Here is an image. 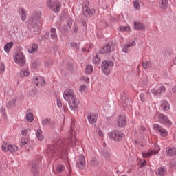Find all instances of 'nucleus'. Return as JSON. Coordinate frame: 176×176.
<instances>
[{
  "label": "nucleus",
  "instance_id": "nucleus-5",
  "mask_svg": "<svg viewBox=\"0 0 176 176\" xmlns=\"http://www.w3.org/2000/svg\"><path fill=\"white\" fill-rule=\"evenodd\" d=\"M108 136L109 137L110 140L113 141H122L123 138H124V133L119 130H115L112 132L108 133Z\"/></svg>",
  "mask_w": 176,
  "mask_h": 176
},
{
  "label": "nucleus",
  "instance_id": "nucleus-13",
  "mask_svg": "<svg viewBox=\"0 0 176 176\" xmlns=\"http://www.w3.org/2000/svg\"><path fill=\"white\" fill-rule=\"evenodd\" d=\"M118 127L123 128L127 126V120H126V116L120 115L118 116Z\"/></svg>",
  "mask_w": 176,
  "mask_h": 176
},
{
  "label": "nucleus",
  "instance_id": "nucleus-3",
  "mask_svg": "<svg viewBox=\"0 0 176 176\" xmlns=\"http://www.w3.org/2000/svg\"><path fill=\"white\" fill-rule=\"evenodd\" d=\"M115 63L111 60H103L102 63V72L105 75H109L112 72V68Z\"/></svg>",
  "mask_w": 176,
  "mask_h": 176
},
{
  "label": "nucleus",
  "instance_id": "nucleus-19",
  "mask_svg": "<svg viewBox=\"0 0 176 176\" xmlns=\"http://www.w3.org/2000/svg\"><path fill=\"white\" fill-rule=\"evenodd\" d=\"M111 50H112V47L109 43H107L102 49L101 52L102 54H107V53H111Z\"/></svg>",
  "mask_w": 176,
  "mask_h": 176
},
{
  "label": "nucleus",
  "instance_id": "nucleus-37",
  "mask_svg": "<svg viewBox=\"0 0 176 176\" xmlns=\"http://www.w3.org/2000/svg\"><path fill=\"white\" fill-rule=\"evenodd\" d=\"M32 171L33 172L34 175L38 173V164H32Z\"/></svg>",
  "mask_w": 176,
  "mask_h": 176
},
{
  "label": "nucleus",
  "instance_id": "nucleus-20",
  "mask_svg": "<svg viewBox=\"0 0 176 176\" xmlns=\"http://www.w3.org/2000/svg\"><path fill=\"white\" fill-rule=\"evenodd\" d=\"M134 29L137 31H142V30H145V25L140 22L134 23Z\"/></svg>",
  "mask_w": 176,
  "mask_h": 176
},
{
  "label": "nucleus",
  "instance_id": "nucleus-27",
  "mask_svg": "<svg viewBox=\"0 0 176 176\" xmlns=\"http://www.w3.org/2000/svg\"><path fill=\"white\" fill-rule=\"evenodd\" d=\"M7 108L10 109V108H14V107H16V99L12 98L11 99L7 104H6Z\"/></svg>",
  "mask_w": 176,
  "mask_h": 176
},
{
  "label": "nucleus",
  "instance_id": "nucleus-7",
  "mask_svg": "<svg viewBox=\"0 0 176 176\" xmlns=\"http://www.w3.org/2000/svg\"><path fill=\"white\" fill-rule=\"evenodd\" d=\"M13 60L16 64L20 65V67H24L25 65V57L23 52H18L14 54Z\"/></svg>",
  "mask_w": 176,
  "mask_h": 176
},
{
  "label": "nucleus",
  "instance_id": "nucleus-29",
  "mask_svg": "<svg viewBox=\"0 0 176 176\" xmlns=\"http://www.w3.org/2000/svg\"><path fill=\"white\" fill-rule=\"evenodd\" d=\"M8 152H11V153H13V152H16V151L19 150V147H17V146L16 145H12V144H9L8 146Z\"/></svg>",
  "mask_w": 176,
  "mask_h": 176
},
{
  "label": "nucleus",
  "instance_id": "nucleus-44",
  "mask_svg": "<svg viewBox=\"0 0 176 176\" xmlns=\"http://www.w3.org/2000/svg\"><path fill=\"white\" fill-rule=\"evenodd\" d=\"M70 46H71V47H73V49H76V50H79V45H78V43H76L75 42H71L70 43Z\"/></svg>",
  "mask_w": 176,
  "mask_h": 176
},
{
  "label": "nucleus",
  "instance_id": "nucleus-22",
  "mask_svg": "<svg viewBox=\"0 0 176 176\" xmlns=\"http://www.w3.org/2000/svg\"><path fill=\"white\" fill-rule=\"evenodd\" d=\"M159 6L160 9H167L168 8V0H160Z\"/></svg>",
  "mask_w": 176,
  "mask_h": 176
},
{
  "label": "nucleus",
  "instance_id": "nucleus-9",
  "mask_svg": "<svg viewBox=\"0 0 176 176\" xmlns=\"http://www.w3.org/2000/svg\"><path fill=\"white\" fill-rule=\"evenodd\" d=\"M153 129L155 131L160 133L161 137H167L168 132L164 128L162 127L159 124H155L153 125Z\"/></svg>",
  "mask_w": 176,
  "mask_h": 176
},
{
  "label": "nucleus",
  "instance_id": "nucleus-43",
  "mask_svg": "<svg viewBox=\"0 0 176 176\" xmlns=\"http://www.w3.org/2000/svg\"><path fill=\"white\" fill-rule=\"evenodd\" d=\"M87 86L86 85V84H82L79 87V91L80 93H83L84 91H85L86 89H87Z\"/></svg>",
  "mask_w": 176,
  "mask_h": 176
},
{
  "label": "nucleus",
  "instance_id": "nucleus-45",
  "mask_svg": "<svg viewBox=\"0 0 176 176\" xmlns=\"http://www.w3.org/2000/svg\"><path fill=\"white\" fill-rule=\"evenodd\" d=\"M171 168H174L176 170V158H174L173 160L170 161V164Z\"/></svg>",
  "mask_w": 176,
  "mask_h": 176
},
{
  "label": "nucleus",
  "instance_id": "nucleus-40",
  "mask_svg": "<svg viewBox=\"0 0 176 176\" xmlns=\"http://www.w3.org/2000/svg\"><path fill=\"white\" fill-rule=\"evenodd\" d=\"M39 67V62L37 60H34L32 63V68L36 69Z\"/></svg>",
  "mask_w": 176,
  "mask_h": 176
},
{
  "label": "nucleus",
  "instance_id": "nucleus-57",
  "mask_svg": "<svg viewBox=\"0 0 176 176\" xmlns=\"http://www.w3.org/2000/svg\"><path fill=\"white\" fill-rule=\"evenodd\" d=\"M98 134L100 137H104V133L102 132L101 129L98 131Z\"/></svg>",
  "mask_w": 176,
  "mask_h": 176
},
{
  "label": "nucleus",
  "instance_id": "nucleus-49",
  "mask_svg": "<svg viewBox=\"0 0 176 176\" xmlns=\"http://www.w3.org/2000/svg\"><path fill=\"white\" fill-rule=\"evenodd\" d=\"M8 146H9V145L5 142L2 144L1 149H2L3 152H8Z\"/></svg>",
  "mask_w": 176,
  "mask_h": 176
},
{
  "label": "nucleus",
  "instance_id": "nucleus-16",
  "mask_svg": "<svg viewBox=\"0 0 176 176\" xmlns=\"http://www.w3.org/2000/svg\"><path fill=\"white\" fill-rule=\"evenodd\" d=\"M98 115L94 113H90L87 116V119L90 124H95L97 122Z\"/></svg>",
  "mask_w": 176,
  "mask_h": 176
},
{
  "label": "nucleus",
  "instance_id": "nucleus-17",
  "mask_svg": "<svg viewBox=\"0 0 176 176\" xmlns=\"http://www.w3.org/2000/svg\"><path fill=\"white\" fill-rule=\"evenodd\" d=\"M160 151V149H158L157 151L151 150V151L142 153V157L146 159V157H149V156H152V155H157Z\"/></svg>",
  "mask_w": 176,
  "mask_h": 176
},
{
  "label": "nucleus",
  "instance_id": "nucleus-56",
  "mask_svg": "<svg viewBox=\"0 0 176 176\" xmlns=\"http://www.w3.org/2000/svg\"><path fill=\"white\" fill-rule=\"evenodd\" d=\"M98 164V162H97V160H92L90 162L91 166H97Z\"/></svg>",
  "mask_w": 176,
  "mask_h": 176
},
{
  "label": "nucleus",
  "instance_id": "nucleus-10",
  "mask_svg": "<svg viewBox=\"0 0 176 176\" xmlns=\"http://www.w3.org/2000/svg\"><path fill=\"white\" fill-rule=\"evenodd\" d=\"M157 116L158 122H160V123H162L163 124H168V126H171L172 122L170 121V120H168L167 116L163 113H159Z\"/></svg>",
  "mask_w": 176,
  "mask_h": 176
},
{
  "label": "nucleus",
  "instance_id": "nucleus-58",
  "mask_svg": "<svg viewBox=\"0 0 176 176\" xmlns=\"http://www.w3.org/2000/svg\"><path fill=\"white\" fill-rule=\"evenodd\" d=\"M82 80H84L86 83H89V82H90V78L88 77H84Z\"/></svg>",
  "mask_w": 176,
  "mask_h": 176
},
{
  "label": "nucleus",
  "instance_id": "nucleus-55",
  "mask_svg": "<svg viewBox=\"0 0 176 176\" xmlns=\"http://www.w3.org/2000/svg\"><path fill=\"white\" fill-rule=\"evenodd\" d=\"M57 107L58 108H63V103L61 102V100L57 98Z\"/></svg>",
  "mask_w": 176,
  "mask_h": 176
},
{
  "label": "nucleus",
  "instance_id": "nucleus-59",
  "mask_svg": "<svg viewBox=\"0 0 176 176\" xmlns=\"http://www.w3.org/2000/svg\"><path fill=\"white\" fill-rule=\"evenodd\" d=\"M78 26H74V34H78Z\"/></svg>",
  "mask_w": 176,
  "mask_h": 176
},
{
  "label": "nucleus",
  "instance_id": "nucleus-35",
  "mask_svg": "<svg viewBox=\"0 0 176 176\" xmlns=\"http://www.w3.org/2000/svg\"><path fill=\"white\" fill-rule=\"evenodd\" d=\"M28 142L29 140L28 138H23L21 141V146H25Z\"/></svg>",
  "mask_w": 176,
  "mask_h": 176
},
{
  "label": "nucleus",
  "instance_id": "nucleus-32",
  "mask_svg": "<svg viewBox=\"0 0 176 176\" xmlns=\"http://www.w3.org/2000/svg\"><path fill=\"white\" fill-rule=\"evenodd\" d=\"M151 93L153 94V96H157L158 94H160V91H159V87L158 85H155L152 89Z\"/></svg>",
  "mask_w": 176,
  "mask_h": 176
},
{
  "label": "nucleus",
  "instance_id": "nucleus-15",
  "mask_svg": "<svg viewBox=\"0 0 176 176\" xmlns=\"http://www.w3.org/2000/svg\"><path fill=\"white\" fill-rule=\"evenodd\" d=\"M101 155L107 160H111L112 157V152H111V148H104L102 151Z\"/></svg>",
  "mask_w": 176,
  "mask_h": 176
},
{
  "label": "nucleus",
  "instance_id": "nucleus-12",
  "mask_svg": "<svg viewBox=\"0 0 176 176\" xmlns=\"http://www.w3.org/2000/svg\"><path fill=\"white\" fill-rule=\"evenodd\" d=\"M94 13H96V10L90 9V8L87 6L82 7V14L85 17H91Z\"/></svg>",
  "mask_w": 176,
  "mask_h": 176
},
{
  "label": "nucleus",
  "instance_id": "nucleus-38",
  "mask_svg": "<svg viewBox=\"0 0 176 176\" xmlns=\"http://www.w3.org/2000/svg\"><path fill=\"white\" fill-rule=\"evenodd\" d=\"M158 174L160 176H164V175L166 174V168H164V167H160L158 169Z\"/></svg>",
  "mask_w": 176,
  "mask_h": 176
},
{
  "label": "nucleus",
  "instance_id": "nucleus-4",
  "mask_svg": "<svg viewBox=\"0 0 176 176\" xmlns=\"http://www.w3.org/2000/svg\"><path fill=\"white\" fill-rule=\"evenodd\" d=\"M47 6L50 10L54 12V13H59L60 10H61L62 5L58 1L52 2V0H47Z\"/></svg>",
  "mask_w": 176,
  "mask_h": 176
},
{
  "label": "nucleus",
  "instance_id": "nucleus-31",
  "mask_svg": "<svg viewBox=\"0 0 176 176\" xmlns=\"http://www.w3.org/2000/svg\"><path fill=\"white\" fill-rule=\"evenodd\" d=\"M142 65H143V68L144 69H146L148 68H151V67H152V65H153V64L152 63V62H151L149 60H146V61L143 62Z\"/></svg>",
  "mask_w": 176,
  "mask_h": 176
},
{
  "label": "nucleus",
  "instance_id": "nucleus-60",
  "mask_svg": "<svg viewBox=\"0 0 176 176\" xmlns=\"http://www.w3.org/2000/svg\"><path fill=\"white\" fill-rule=\"evenodd\" d=\"M172 91H173V93H176V86L174 87L172 89Z\"/></svg>",
  "mask_w": 176,
  "mask_h": 176
},
{
  "label": "nucleus",
  "instance_id": "nucleus-21",
  "mask_svg": "<svg viewBox=\"0 0 176 176\" xmlns=\"http://www.w3.org/2000/svg\"><path fill=\"white\" fill-rule=\"evenodd\" d=\"M50 36L54 41H57L58 36H57V32L55 28L50 29Z\"/></svg>",
  "mask_w": 176,
  "mask_h": 176
},
{
  "label": "nucleus",
  "instance_id": "nucleus-42",
  "mask_svg": "<svg viewBox=\"0 0 176 176\" xmlns=\"http://www.w3.org/2000/svg\"><path fill=\"white\" fill-rule=\"evenodd\" d=\"M64 170H65V166H64V165H59L56 168L57 173H61L62 171H64Z\"/></svg>",
  "mask_w": 176,
  "mask_h": 176
},
{
  "label": "nucleus",
  "instance_id": "nucleus-63",
  "mask_svg": "<svg viewBox=\"0 0 176 176\" xmlns=\"http://www.w3.org/2000/svg\"><path fill=\"white\" fill-rule=\"evenodd\" d=\"M82 52H86V48L85 47L82 48Z\"/></svg>",
  "mask_w": 176,
  "mask_h": 176
},
{
  "label": "nucleus",
  "instance_id": "nucleus-41",
  "mask_svg": "<svg viewBox=\"0 0 176 176\" xmlns=\"http://www.w3.org/2000/svg\"><path fill=\"white\" fill-rule=\"evenodd\" d=\"M120 31H125V32H129L130 31L131 28L130 26H120L119 28Z\"/></svg>",
  "mask_w": 176,
  "mask_h": 176
},
{
  "label": "nucleus",
  "instance_id": "nucleus-30",
  "mask_svg": "<svg viewBox=\"0 0 176 176\" xmlns=\"http://www.w3.org/2000/svg\"><path fill=\"white\" fill-rule=\"evenodd\" d=\"M148 94H149V92H145V93L140 94V99L142 101V102H145L146 101V98H148V97L146 96H148Z\"/></svg>",
  "mask_w": 176,
  "mask_h": 176
},
{
  "label": "nucleus",
  "instance_id": "nucleus-48",
  "mask_svg": "<svg viewBox=\"0 0 176 176\" xmlns=\"http://www.w3.org/2000/svg\"><path fill=\"white\" fill-rule=\"evenodd\" d=\"M133 6L135 9H137L138 10L141 9V6L140 5V2H138V1H133Z\"/></svg>",
  "mask_w": 176,
  "mask_h": 176
},
{
  "label": "nucleus",
  "instance_id": "nucleus-62",
  "mask_svg": "<svg viewBox=\"0 0 176 176\" xmlns=\"http://www.w3.org/2000/svg\"><path fill=\"white\" fill-rule=\"evenodd\" d=\"M141 131H145V126H142L141 127Z\"/></svg>",
  "mask_w": 176,
  "mask_h": 176
},
{
  "label": "nucleus",
  "instance_id": "nucleus-25",
  "mask_svg": "<svg viewBox=\"0 0 176 176\" xmlns=\"http://www.w3.org/2000/svg\"><path fill=\"white\" fill-rule=\"evenodd\" d=\"M167 154L169 156H175L176 155V148L175 147H168L166 149Z\"/></svg>",
  "mask_w": 176,
  "mask_h": 176
},
{
  "label": "nucleus",
  "instance_id": "nucleus-46",
  "mask_svg": "<svg viewBox=\"0 0 176 176\" xmlns=\"http://www.w3.org/2000/svg\"><path fill=\"white\" fill-rule=\"evenodd\" d=\"M86 74H91V72H93V67L91 65H87L86 67V71H85Z\"/></svg>",
  "mask_w": 176,
  "mask_h": 176
},
{
  "label": "nucleus",
  "instance_id": "nucleus-28",
  "mask_svg": "<svg viewBox=\"0 0 176 176\" xmlns=\"http://www.w3.org/2000/svg\"><path fill=\"white\" fill-rule=\"evenodd\" d=\"M38 52V44L34 43L32 45L31 47L29 49V53L32 54Z\"/></svg>",
  "mask_w": 176,
  "mask_h": 176
},
{
  "label": "nucleus",
  "instance_id": "nucleus-34",
  "mask_svg": "<svg viewBox=\"0 0 176 176\" xmlns=\"http://www.w3.org/2000/svg\"><path fill=\"white\" fill-rule=\"evenodd\" d=\"M26 120L27 122H34V114L32 113H28L27 115H26Z\"/></svg>",
  "mask_w": 176,
  "mask_h": 176
},
{
  "label": "nucleus",
  "instance_id": "nucleus-24",
  "mask_svg": "<svg viewBox=\"0 0 176 176\" xmlns=\"http://www.w3.org/2000/svg\"><path fill=\"white\" fill-rule=\"evenodd\" d=\"M36 137L38 138L39 141H43V133L42 132V129H38L36 131Z\"/></svg>",
  "mask_w": 176,
  "mask_h": 176
},
{
  "label": "nucleus",
  "instance_id": "nucleus-2",
  "mask_svg": "<svg viewBox=\"0 0 176 176\" xmlns=\"http://www.w3.org/2000/svg\"><path fill=\"white\" fill-rule=\"evenodd\" d=\"M63 98L69 102L71 111H77L79 107V100L76 98L75 91L73 89H67L63 93Z\"/></svg>",
  "mask_w": 176,
  "mask_h": 176
},
{
  "label": "nucleus",
  "instance_id": "nucleus-18",
  "mask_svg": "<svg viewBox=\"0 0 176 176\" xmlns=\"http://www.w3.org/2000/svg\"><path fill=\"white\" fill-rule=\"evenodd\" d=\"M19 14L22 20V21H25L27 19V12H25V10L23 8H20L19 9Z\"/></svg>",
  "mask_w": 176,
  "mask_h": 176
},
{
  "label": "nucleus",
  "instance_id": "nucleus-23",
  "mask_svg": "<svg viewBox=\"0 0 176 176\" xmlns=\"http://www.w3.org/2000/svg\"><path fill=\"white\" fill-rule=\"evenodd\" d=\"M161 108L163 111H168L170 109V104L166 100L161 102Z\"/></svg>",
  "mask_w": 176,
  "mask_h": 176
},
{
  "label": "nucleus",
  "instance_id": "nucleus-26",
  "mask_svg": "<svg viewBox=\"0 0 176 176\" xmlns=\"http://www.w3.org/2000/svg\"><path fill=\"white\" fill-rule=\"evenodd\" d=\"M12 47H13V42H10L6 43L4 45V52H6V53H9V52H10V49H12Z\"/></svg>",
  "mask_w": 176,
  "mask_h": 176
},
{
  "label": "nucleus",
  "instance_id": "nucleus-8",
  "mask_svg": "<svg viewBox=\"0 0 176 176\" xmlns=\"http://www.w3.org/2000/svg\"><path fill=\"white\" fill-rule=\"evenodd\" d=\"M137 43L134 41H131L125 43L124 45L122 46V50L123 53L129 54L131 52V49L135 46Z\"/></svg>",
  "mask_w": 176,
  "mask_h": 176
},
{
  "label": "nucleus",
  "instance_id": "nucleus-54",
  "mask_svg": "<svg viewBox=\"0 0 176 176\" xmlns=\"http://www.w3.org/2000/svg\"><path fill=\"white\" fill-rule=\"evenodd\" d=\"M52 64L53 63H52V61L47 60L45 62V67H46L47 68H49V67H51Z\"/></svg>",
  "mask_w": 176,
  "mask_h": 176
},
{
  "label": "nucleus",
  "instance_id": "nucleus-11",
  "mask_svg": "<svg viewBox=\"0 0 176 176\" xmlns=\"http://www.w3.org/2000/svg\"><path fill=\"white\" fill-rule=\"evenodd\" d=\"M32 83L34 86H38V87L45 86V78L41 76H34L32 78Z\"/></svg>",
  "mask_w": 176,
  "mask_h": 176
},
{
  "label": "nucleus",
  "instance_id": "nucleus-53",
  "mask_svg": "<svg viewBox=\"0 0 176 176\" xmlns=\"http://www.w3.org/2000/svg\"><path fill=\"white\" fill-rule=\"evenodd\" d=\"M0 113L3 118H6V110L5 109L1 108L0 110Z\"/></svg>",
  "mask_w": 176,
  "mask_h": 176
},
{
  "label": "nucleus",
  "instance_id": "nucleus-52",
  "mask_svg": "<svg viewBox=\"0 0 176 176\" xmlns=\"http://www.w3.org/2000/svg\"><path fill=\"white\" fill-rule=\"evenodd\" d=\"M21 135H23L25 137L28 135V129H22L21 131Z\"/></svg>",
  "mask_w": 176,
  "mask_h": 176
},
{
  "label": "nucleus",
  "instance_id": "nucleus-14",
  "mask_svg": "<svg viewBox=\"0 0 176 176\" xmlns=\"http://www.w3.org/2000/svg\"><path fill=\"white\" fill-rule=\"evenodd\" d=\"M76 166L80 170H82V168H85V166H86V161L85 159V156L83 155L79 156L78 161L76 163Z\"/></svg>",
  "mask_w": 176,
  "mask_h": 176
},
{
  "label": "nucleus",
  "instance_id": "nucleus-61",
  "mask_svg": "<svg viewBox=\"0 0 176 176\" xmlns=\"http://www.w3.org/2000/svg\"><path fill=\"white\" fill-rule=\"evenodd\" d=\"M145 164H146V161L144 160L142 163V166H145Z\"/></svg>",
  "mask_w": 176,
  "mask_h": 176
},
{
  "label": "nucleus",
  "instance_id": "nucleus-39",
  "mask_svg": "<svg viewBox=\"0 0 176 176\" xmlns=\"http://www.w3.org/2000/svg\"><path fill=\"white\" fill-rule=\"evenodd\" d=\"M148 77L147 76H144L142 80L140 81V83L142 86V87H144V86H145V85H147L148 84Z\"/></svg>",
  "mask_w": 176,
  "mask_h": 176
},
{
  "label": "nucleus",
  "instance_id": "nucleus-6",
  "mask_svg": "<svg viewBox=\"0 0 176 176\" xmlns=\"http://www.w3.org/2000/svg\"><path fill=\"white\" fill-rule=\"evenodd\" d=\"M41 16H42V12H41V11H34L31 17L29 18L30 25H37V24H39V23H41V21L39 20Z\"/></svg>",
  "mask_w": 176,
  "mask_h": 176
},
{
  "label": "nucleus",
  "instance_id": "nucleus-1",
  "mask_svg": "<svg viewBox=\"0 0 176 176\" xmlns=\"http://www.w3.org/2000/svg\"><path fill=\"white\" fill-rule=\"evenodd\" d=\"M69 133L71 136L65 142L63 143L61 140H56L52 144L49 145L47 151L51 157H61L63 155L67 154L68 148L76 145L75 127L73 124H72Z\"/></svg>",
  "mask_w": 176,
  "mask_h": 176
},
{
  "label": "nucleus",
  "instance_id": "nucleus-33",
  "mask_svg": "<svg viewBox=\"0 0 176 176\" xmlns=\"http://www.w3.org/2000/svg\"><path fill=\"white\" fill-rule=\"evenodd\" d=\"M19 75L21 78H25L30 75V71L28 69L21 70Z\"/></svg>",
  "mask_w": 176,
  "mask_h": 176
},
{
  "label": "nucleus",
  "instance_id": "nucleus-64",
  "mask_svg": "<svg viewBox=\"0 0 176 176\" xmlns=\"http://www.w3.org/2000/svg\"><path fill=\"white\" fill-rule=\"evenodd\" d=\"M64 108V111H67V109L65 108V107H63Z\"/></svg>",
  "mask_w": 176,
  "mask_h": 176
},
{
  "label": "nucleus",
  "instance_id": "nucleus-47",
  "mask_svg": "<svg viewBox=\"0 0 176 176\" xmlns=\"http://www.w3.org/2000/svg\"><path fill=\"white\" fill-rule=\"evenodd\" d=\"M92 62L94 63V64L95 65H98L100 64V58H98V56H96L93 58L92 59Z\"/></svg>",
  "mask_w": 176,
  "mask_h": 176
},
{
  "label": "nucleus",
  "instance_id": "nucleus-51",
  "mask_svg": "<svg viewBox=\"0 0 176 176\" xmlns=\"http://www.w3.org/2000/svg\"><path fill=\"white\" fill-rule=\"evenodd\" d=\"M5 64L4 63H1L0 65V74H2L5 72Z\"/></svg>",
  "mask_w": 176,
  "mask_h": 176
},
{
  "label": "nucleus",
  "instance_id": "nucleus-50",
  "mask_svg": "<svg viewBox=\"0 0 176 176\" xmlns=\"http://www.w3.org/2000/svg\"><path fill=\"white\" fill-rule=\"evenodd\" d=\"M50 122H49V119L47 118H44L41 120V124L43 126H47V124H49Z\"/></svg>",
  "mask_w": 176,
  "mask_h": 176
},
{
  "label": "nucleus",
  "instance_id": "nucleus-36",
  "mask_svg": "<svg viewBox=\"0 0 176 176\" xmlns=\"http://www.w3.org/2000/svg\"><path fill=\"white\" fill-rule=\"evenodd\" d=\"M157 86H158V90L160 91V94H162V93H165L166 87L164 85H162L160 84H158Z\"/></svg>",
  "mask_w": 176,
  "mask_h": 176
}]
</instances>
